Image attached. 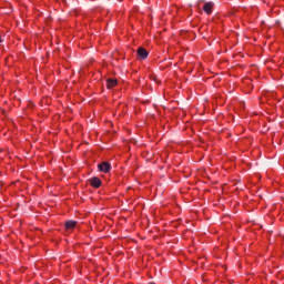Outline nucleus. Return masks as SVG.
Segmentation results:
<instances>
[{
    "label": "nucleus",
    "mask_w": 284,
    "mask_h": 284,
    "mask_svg": "<svg viewBox=\"0 0 284 284\" xmlns=\"http://www.w3.org/2000/svg\"><path fill=\"white\" fill-rule=\"evenodd\" d=\"M149 54L150 53L148 52V50H145V48L140 47L138 49V57H140L143 61H144V59H148Z\"/></svg>",
    "instance_id": "2"
},
{
    "label": "nucleus",
    "mask_w": 284,
    "mask_h": 284,
    "mask_svg": "<svg viewBox=\"0 0 284 284\" xmlns=\"http://www.w3.org/2000/svg\"><path fill=\"white\" fill-rule=\"evenodd\" d=\"M74 227H77V221H67L65 222L67 230H74Z\"/></svg>",
    "instance_id": "6"
},
{
    "label": "nucleus",
    "mask_w": 284,
    "mask_h": 284,
    "mask_svg": "<svg viewBox=\"0 0 284 284\" xmlns=\"http://www.w3.org/2000/svg\"><path fill=\"white\" fill-rule=\"evenodd\" d=\"M89 183L90 185H92V187H95V189L101 187V179L99 178H91L89 180Z\"/></svg>",
    "instance_id": "3"
},
{
    "label": "nucleus",
    "mask_w": 284,
    "mask_h": 284,
    "mask_svg": "<svg viewBox=\"0 0 284 284\" xmlns=\"http://www.w3.org/2000/svg\"><path fill=\"white\" fill-rule=\"evenodd\" d=\"M214 8V3L213 2H205L203 10L206 14H212V9Z\"/></svg>",
    "instance_id": "4"
},
{
    "label": "nucleus",
    "mask_w": 284,
    "mask_h": 284,
    "mask_svg": "<svg viewBox=\"0 0 284 284\" xmlns=\"http://www.w3.org/2000/svg\"><path fill=\"white\" fill-rule=\"evenodd\" d=\"M116 83H118L116 79L109 78L106 80V88H108V90H112V88H116Z\"/></svg>",
    "instance_id": "5"
},
{
    "label": "nucleus",
    "mask_w": 284,
    "mask_h": 284,
    "mask_svg": "<svg viewBox=\"0 0 284 284\" xmlns=\"http://www.w3.org/2000/svg\"><path fill=\"white\" fill-rule=\"evenodd\" d=\"M0 43H1V38H0Z\"/></svg>",
    "instance_id": "7"
},
{
    "label": "nucleus",
    "mask_w": 284,
    "mask_h": 284,
    "mask_svg": "<svg viewBox=\"0 0 284 284\" xmlns=\"http://www.w3.org/2000/svg\"><path fill=\"white\" fill-rule=\"evenodd\" d=\"M100 172H104L105 174H108V172H110V170H112V165H110V163L108 162H102L101 164L98 165Z\"/></svg>",
    "instance_id": "1"
}]
</instances>
